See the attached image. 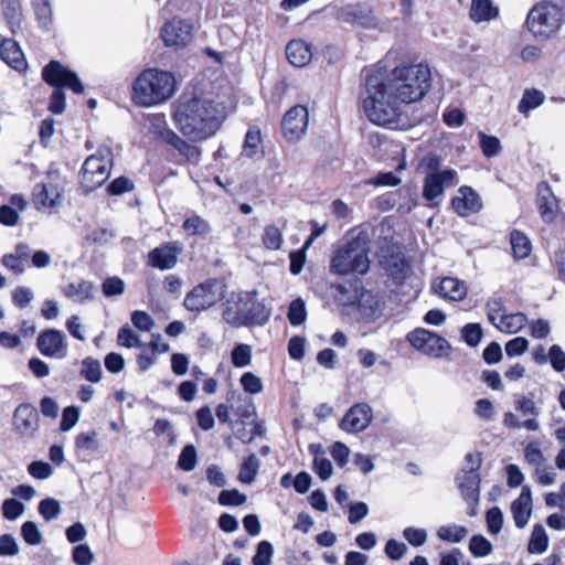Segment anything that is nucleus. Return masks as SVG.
<instances>
[{"instance_id": "38", "label": "nucleus", "mask_w": 565, "mask_h": 565, "mask_svg": "<svg viewBox=\"0 0 565 565\" xmlns=\"http://www.w3.org/2000/svg\"><path fill=\"white\" fill-rule=\"evenodd\" d=\"M548 547V536L541 524H535L532 530L531 539L527 544V551L531 554H542Z\"/></svg>"}, {"instance_id": "1", "label": "nucleus", "mask_w": 565, "mask_h": 565, "mask_svg": "<svg viewBox=\"0 0 565 565\" xmlns=\"http://www.w3.org/2000/svg\"><path fill=\"white\" fill-rule=\"evenodd\" d=\"M224 118L223 107L212 100L182 96L174 113L180 131L193 141L216 132Z\"/></svg>"}, {"instance_id": "8", "label": "nucleus", "mask_w": 565, "mask_h": 565, "mask_svg": "<svg viewBox=\"0 0 565 565\" xmlns=\"http://www.w3.org/2000/svg\"><path fill=\"white\" fill-rule=\"evenodd\" d=\"M564 19L563 7L551 0H543L529 11L525 25L535 39L548 40L558 32Z\"/></svg>"}, {"instance_id": "16", "label": "nucleus", "mask_w": 565, "mask_h": 565, "mask_svg": "<svg viewBox=\"0 0 565 565\" xmlns=\"http://www.w3.org/2000/svg\"><path fill=\"white\" fill-rule=\"evenodd\" d=\"M36 348L44 356L63 359L67 354L66 337L57 329L43 330L38 337Z\"/></svg>"}, {"instance_id": "21", "label": "nucleus", "mask_w": 565, "mask_h": 565, "mask_svg": "<svg viewBox=\"0 0 565 565\" xmlns=\"http://www.w3.org/2000/svg\"><path fill=\"white\" fill-rule=\"evenodd\" d=\"M511 512L515 526L525 527L532 515V492L529 486H524L518 499L511 503Z\"/></svg>"}, {"instance_id": "2", "label": "nucleus", "mask_w": 565, "mask_h": 565, "mask_svg": "<svg viewBox=\"0 0 565 565\" xmlns=\"http://www.w3.org/2000/svg\"><path fill=\"white\" fill-rule=\"evenodd\" d=\"M386 87L381 68L364 70L362 108L370 121L379 126L395 124L404 114L403 104Z\"/></svg>"}, {"instance_id": "64", "label": "nucleus", "mask_w": 565, "mask_h": 565, "mask_svg": "<svg viewBox=\"0 0 565 565\" xmlns=\"http://www.w3.org/2000/svg\"><path fill=\"white\" fill-rule=\"evenodd\" d=\"M34 294L31 288L19 286L12 291V301L18 308H25L33 300Z\"/></svg>"}, {"instance_id": "53", "label": "nucleus", "mask_w": 565, "mask_h": 565, "mask_svg": "<svg viewBox=\"0 0 565 565\" xmlns=\"http://www.w3.org/2000/svg\"><path fill=\"white\" fill-rule=\"evenodd\" d=\"M39 513L45 521H52L56 519L61 513V504L53 498L43 499L39 503Z\"/></svg>"}, {"instance_id": "3", "label": "nucleus", "mask_w": 565, "mask_h": 565, "mask_svg": "<svg viewBox=\"0 0 565 565\" xmlns=\"http://www.w3.org/2000/svg\"><path fill=\"white\" fill-rule=\"evenodd\" d=\"M270 315V309L258 299L255 290L232 292L222 302V319L235 329L263 327Z\"/></svg>"}, {"instance_id": "14", "label": "nucleus", "mask_w": 565, "mask_h": 565, "mask_svg": "<svg viewBox=\"0 0 565 565\" xmlns=\"http://www.w3.org/2000/svg\"><path fill=\"white\" fill-rule=\"evenodd\" d=\"M13 427L22 438L35 437L40 427L38 409L30 403L20 404L13 413Z\"/></svg>"}, {"instance_id": "61", "label": "nucleus", "mask_w": 565, "mask_h": 565, "mask_svg": "<svg viewBox=\"0 0 565 565\" xmlns=\"http://www.w3.org/2000/svg\"><path fill=\"white\" fill-rule=\"evenodd\" d=\"M486 521L488 531L495 535L498 534L503 525V513L500 508L494 507L487 511Z\"/></svg>"}, {"instance_id": "36", "label": "nucleus", "mask_w": 565, "mask_h": 565, "mask_svg": "<svg viewBox=\"0 0 565 565\" xmlns=\"http://www.w3.org/2000/svg\"><path fill=\"white\" fill-rule=\"evenodd\" d=\"M511 248L513 252V256L516 259L526 258L532 250V244L527 236L522 232L514 230L510 234Z\"/></svg>"}, {"instance_id": "28", "label": "nucleus", "mask_w": 565, "mask_h": 565, "mask_svg": "<svg viewBox=\"0 0 565 565\" xmlns=\"http://www.w3.org/2000/svg\"><path fill=\"white\" fill-rule=\"evenodd\" d=\"M435 289L440 297L452 301L462 300L467 295L465 282L454 277L443 278Z\"/></svg>"}, {"instance_id": "27", "label": "nucleus", "mask_w": 565, "mask_h": 565, "mask_svg": "<svg viewBox=\"0 0 565 565\" xmlns=\"http://www.w3.org/2000/svg\"><path fill=\"white\" fill-rule=\"evenodd\" d=\"M0 7L8 28L15 34L21 30L23 22L20 0H0Z\"/></svg>"}, {"instance_id": "15", "label": "nucleus", "mask_w": 565, "mask_h": 565, "mask_svg": "<svg viewBox=\"0 0 565 565\" xmlns=\"http://www.w3.org/2000/svg\"><path fill=\"white\" fill-rule=\"evenodd\" d=\"M308 117V110L305 106L297 105L290 108L281 121L284 137L290 142L298 141L307 130Z\"/></svg>"}, {"instance_id": "37", "label": "nucleus", "mask_w": 565, "mask_h": 565, "mask_svg": "<svg viewBox=\"0 0 565 565\" xmlns=\"http://www.w3.org/2000/svg\"><path fill=\"white\" fill-rule=\"evenodd\" d=\"M184 232L192 236L205 237L211 232V226L206 220L200 215L193 214L185 218L182 224Z\"/></svg>"}, {"instance_id": "42", "label": "nucleus", "mask_w": 565, "mask_h": 565, "mask_svg": "<svg viewBox=\"0 0 565 565\" xmlns=\"http://www.w3.org/2000/svg\"><path fill=\"white\" fill-rule=\"evenodd\" d=\"M259 460L255 454H250L242 463L238 479L241 482L249 484L255 480L258 473Z\"/></svg>"}, {"instance_id": "17", "label": "nucleus", "mask_w": 565, "mask_h": 565, "mask_svg": "<svg viewBox=\"0 0 565 565\" xmlns=\"http://www.w3.org/2000/svg\"><path fill=\"white\" fill-rule=\"evenodd\" d=\"M373 412L369 404L356 403L344 414L339 426L342 430L358 434L365 430L371 424Z\"/></svg>"}, {"instance_id": "63", "label": "nucleus", "mask_w": 565, "mask_h": 565, "mask_svg": "<svg viewBox=\"0 0 565 565\" xmlns=\"http://www.w3.org/2000/svg\"><path fill=\"white\" fill-rule=\"evenodd\" d=\"M555 372L565 371V352L558 344H553L548 350V361Z\"/></svg>"}, {"instance_id": "25", "label": "nucleus", "mask_w": 565, "mask_h": 565, "mask_svg": "<svg viewBox=\"0 0 565 565\" xmlns=\"http://www.w3.org/2000/svg\"><path fill=\"white\" fill-rule=\"evenodd\" d=\"M286 56L296 67L306 66L312 58L311 45L303 40H291L286 46Z\"/></svg>"}, {"instance_id": "32", "label": "nucleus", "mask_w": 565, "mask_h": 565, "mask_svg": "<svg viewBox=\"0 0 565 565\" xmlns=\"http://www.w3.org/2000/svg\"><path fill=\"white\" fill-rule=\"evenodd\" d=\"M32 8L39 26L49 31L53 24L51 0H32Z\"/></svg>"}, {"instance_id": "11", "label": "nucleus", "mask_w": 565, "mask_h": 565, "mask_svg": "<svg viewBox=\"0 0 565 565\" xmlns=\"http://www.w3.org/2000/svg\"><path fill=\"white\" fill-rule=\"evenodd\" d=\"M407 340L415 350L434 359L447 358L452 351L445 338L426 329H416L409 332Z\"/></svg>"}, {"instance_id": "34", "label": "nucleus", "mask_w": 565, "mask_h": 565, "mask_svg": "<svg viewBox=\"0 0 565 565\" xmlns=\"http://www.w3.org/2000/svg\"><path fill=\"white\" fill-rule=\"evenodd\" d=\"M544 100L545 95L543 92L535 88L525 89L518 105V111L527 116L531 110L540 107Z\"/></svg>"}, {"instance_id": "55", "label": "nucleus", "mask_w": 565, "mask_h": 565, "mask_svg": "<svg viewBox=\"0 0 565 565\" xmlns=\"http://www.w3.org/2000/svg\"><path fill=\"white\" fill-rule=\"evenodd\" d=\"M103 295L107 298L120 296L125 291V281L117 277H108L102 284Z\"/></svg>"}, {"instance_id": "52", "label": "nucleus", "mask_w": 565, "mask_h": 565, "mask_svg": "<svg viewBox=\"0 0 565 565\" xmlns=\"http://www.w3.org/2000/svg\"><path fill=\"white\" fill-rule=\"evenodd\" d=\"M274 547L270 542L262 541L257 545L256 554L252 558L253 565H270Z\"/></svg>"}, {"instance_id": "40", "label": "nucleus", "mask_w": 565, "mask_h": 565, "mask_svg": "<svg viewBox=\"0 0 565 565\" xmlns=\"http://www.w3.org/2000/svg\"><path fill=\"white\" fill-rule=\"evenodd\" d=\"M81 376L88 382L97 383L102 380V364L90 356L85 358L81 363Z\"/></svg>"}, {"instance_id": "48", "label": "nucleus", "mask_w": 565, "mask_h": 565, "mask_svg": "<svg viewBox=\"0 0 565 565\" xmlns=\"http://www.w3.org/2000/svg\"><path fill=\"white\" fill-rule=\"evenodd\" d=\"M288 320L292 326H300L307 318L305 301L300 298L292 300L288 309Z\"/></svg>"}, {"instance_id": "23", "label": "nucleus", "mask_w": 565, "mask_h": 565, "mask_svg": "<svg viewBox=\"0 0 565 565\" xmlns=\"http://www.w3.org/2000/svg\"><path fill=\"white\" fill-rule=\"evenodd\" d=\"M384 303L371 291H363L358 302V312L364 322H375L383 316Z\"/></svg>"}, {"instance_id": "26", "label": "nucleus", "mask_w": 565, "mask_h": 565, "mask_svg": "<svg viewBox=\"0 0 565 565\" xmlns=\"http://www.w3.org/2000/svg\"><path fill=\"white\" fill-rule=\"evenodd\" d=\"M418 195L415 189L403 186L397 192L391 193L386 202L392 206H396L401 213H409L416 205Z\"/></svg>"}, {"instance_id": "41", "label": "nucleus", "mask_w": 565, "mask_h": 565, "mask_svg": "<svg viewBox=\"0 0 565 565\" xmlns=\"http://www.w3.org/2000/svg\"><path fill=\"white\" fill-rule=\"evenodd\" d=\"M467 534L468 530L457 524L443 525L437 530L438 539L449 543H459Z\"/></svg>"}, {"instance_id": "13", "label": "nucleus", "mask_w": 565, "mask_h": 565, "mask_svg": "<svg viewBox=\"0 0 565 565\" xmlns=\"http://www.w3.org/2000/svg\"><path fill=\"white\" fill-rule=\"evenodd\" d=\"M192 24L183 19L173 18L166 22L160 31V36L166 46L183 47L192 41Z\"/></svg>"}, {"instance_id": "54", "label": "nucleus", "mask_w": 565, "mask_h": 565, "mask_svg": "<svg viewBox=\"0 0 565 565\" xmlns=\"http://www.w3.org/2000/svg\"><path fill=\"white\" fill-rule=\"evenodd\" d=\"M483 332L479 323H467L461 330V338L469 347H477Z\"/></svg>"}, {"instance_id": "9", "label": "nucleus", "mask_w": 565, "mask_h": 565, "mask_svg": "<svg viewBox=\"0 0 565 565\" xmlns=\"http://www.w3.org/2000/svg\"><path fill=\"white\" fill-rule=\"evenodd\" d=\"M113 166L111 149L103 146L84 161L81 171V183L86 191H93L109 178Z\"/></svg>"}, {"instance_id": "22", "label": "nucleus", "mask_w": 565, "mask_h": 565, "mask_svg": "<svg viewBox=\"0 0 565 565\" xmlns=\"http://www.w3.org/2000/svg\"><path fill=\"white\" fill-rule=\"evenodd\" d=\"M33 196L38 209L53 210L61 204L62 190L53 183H39L34 186Z\"/></svg>"}, {"instance_id": "44", "label": "nucleus", "mask_w": 565, "mask_h": 565, "mask_svg": "<svg viewBox=\"0 0 565 565\" xmlns=\"http://www.w3.org/2000/svg\"><path fill=\"white\" fill-rule=\"evenodd\" d=\"M284 242L281 230L276 225H266L262 235V243L269 250H278Z\"/></svg>"}, {"instance_id": "30", "label": "nucleus", "mask_w": 565, "mask_h": 565, "mask_svg": "<svg viewBox=\"0 0 565 565\" xmlns=\"http://www.w3.org/2000/svg\"><path fill=\"white\" fill-rule=\"evenodd\" d=\"M527 323V318L522 312L504 313L494 324V327L508 334H513L522 330Z\"/></svg>"}, {"instance_id": "43", "label": "nucleus", "mask_w": 565, "mask_h": 565, "mask_svg": "<svg viewBox=\"0 0 565 565\" xmlns=\"http://www.w3.org/2000/svg\"><path fill=\"white\" fill-rule=\"evenodd\" d=\"M262 136L260 130L256 127L248 129L245 136L242 154L247 158H253L260 151Z\"/></svg>"}, {"instance_id": "56", "label": "nucleus", "mask_w": 565, "mask_h": 565, "mask_svg": "<svg viewBox=\"0 0 565 565\" xmlns=\"http://www.w3.org/2000/svg\"><path fill=\"white\" fill-rule=\"evenodd\" d=\"M178 466L183 471H192L196 466V450L193 445H186L179 456Z\"/></svg>"}, {"instance_id": "10", "label": "nucleus", "mask_w": 565, "mask_h": 565, "mask_svg": "<svg viewBox=\"0 0 565 565\" xmlns=\"http://www.w3.org/2000/svg\"><path fill=\"white\" fill-rule=\"evenodd\" d=\"M226 286L216 278H210L193 287L184 297V307L192 312L210 309L224 298Z\"/></svg>"}, {"instance_id": "35", "label": "nucleus", "mask_w": 565, "mask_h": 565, "mask_svg": "<svg viewBox=\"0 0 565 565\" xmlns=\"http://www.w3.org/2000/svg\"><path fill=\"white\" fill-rule=\"evenodd\" d=\"M309 449L315 454L313 471L319 476L321 480H328L333 471L331 461L323 456V451H321L320 445H310Z\"/></svg>"}, {"instance_id": "5", "label": "nucleus", "mask_w": 565, "mask_h": 565, "mask_svg": "<svg viewBox=\"0 0 565 565\" xmlns=\"http://www.w3.org/2000/svg\"><path fill=\"white\" fill-rule=\"evenodd\" d=\"M175 84V77L171 72L147 68L134 82L132 99L143 107L159 105L172 97Z\"/></svg>"}, {"instance_id": "19", "label": "nucleus", "mask_w": 565, "mask_h": 565, "mask_svg": "<svg viewBox=\"0 0 565 565\" xmlns=\"http://www.w3.org/2000/svg\"><path fill=\"white\" fill-rule=\"evenodd\" d=\"M452 209L460 216L478 213L482 207L479 194L470 186L459 188L458 194L451 201Z\"/></svg>"}, {"instance_id": "45", "label": "nucleus", "mask_w": 565, "mask_h": 565, "mask_svg": "<svg viewBox=\"0 0 565 565\" xmlns=\"http://www.w3.org/2000/svg\"><path fill=\"white\" fill-rule=\"evenodd\" d=\"M514 407L523 416L537 417L541 415V407L535 403L533 394L515 396Z\"/></svg>"}, {"instance_id": "51", "label": "nucleus", "mask_w": 565, "mask_h": 565, "mask_svg": "<svg viewBox=\"0 0 565 565\" xmlns=\"http://www.w3.org/2000/svg\"><path fill=\"white\" fill-rule=\"evenodd\" d=\"M239 383L243 390L252 395L259 394L264 390L262 379L254 374L253 372L244 373L239 379Z\"/></svg>"}, {"instance_id": "24", "label": "nucleus", "mask_w": 565, "mask_h": 565, "mask_svg": "<svg viewBox=\"0 0 565 565\" xmlns=\"http://www.w3.org/2000/svg\"><path fill=\"white\" fill-rule=\"evenodd\" d=\"M457 483L463 499L468 503H477L480 494V476L475 471H460L457 475Z\"/></svg>"}, {"instance_id": "20", "label": "nucleus", "mask_w": 565, "mask_h": 565, "mask_svg": "<svg viewBox=\"0 0 565 565\" xmlns=\"http://www.w3.org/2000/svg\"><path fill=\"white\" fill-rule=\"evenodd\" d=\"M537 206L546 223L553 222L559 212V201L547 182L537 184Z\"/></svg>"}, {"instance_id": "46", "label": "nucleus", "mask_w": 565, "mask_h": 565, "mask_svg": "<svg viewBox=\"0 0 565 565\" xmlns=\"http://www.w3.org/2000/svg\"><path fill=\"white\" fill-rule=\"evenodd\" d=\"M524 459L534 468L545 463L546 458L541 449V443L539 440H532L525 445Z\"/></svg>"}, {"instance_id": "58", "label": "nucleus", "mask_w": 565, "mask_h": 565, "mask_svg": "<svg viewBox=\"0 0 565 565\" xmlns=\"http://www.w3.org/2000/svg\"><path fill=\"white\" fill-rule=\"evenodd\" d=\"M21 535L29 545H39L43 540L38 525L32 521H26L22 524Z\"/></svg>"}, {"instance_id": "39", "label": "nucleus", "mask_w": 565, "mask_h": 565, "mask_svg": "<svg viewBox=\"0 0 565 565\" xmlns=\"http://www.w3.org/2000/svg\"><path fill=\"white\" fill-rule=\"evenodd\" d=\"M170 143L191 163L196 164L199 162L201 157V150L199 147L188 143L177 135L171 137Z\"/></svg>"}, {"instance_id": "47", "label": "nucleus", "mask_w": 565, "mask_h": 565, "mask_svg": "<svg viewBox=\"0 0 565 565\" xmlns=\"http://www.w3.org/2000/svg\"><path fill=\"white\" fill-rule=\"evenodd\" d=\"M231 360L235 367L248 366L252 362V347L245 343L235 345L231 353Z\"/></svg>"}, {"instance_id": "49", "label": "nucleus", "mask_w": 565, "mask_h": 565, "mask_svg": "<svg viewBox=\"0 0 565 565\" xmlns=\"http://www.w3.org/2000/svg\"><path fill=\"white\" fill-rule=\"evenodd\" d=\"M118 344L128 349L142 347L139 335L128 326H122L117 335Z\"/></svg>"}, {"instance_id": "18", "label": "nucleus", "mask_w": 565, "mask_h": 565, "mask_svg": "<svg viewBox=\"0 0 565 565\" xmlns=\"http://www.w3.org/2000/svg\"><path fill=\"white\" fill-rule=\"evenodd\" d=\"M181 253V243L168 242L150 250L147 263L159 270H169L175 267Z\"/></svg>"}, {"instance_id": "12", "label": "nucleus", "mask_w": 565, "mask_h": 565, "mask_svg": "<svg viewBox=\"0 0 565 565\" xmlns=\"http://www.w3.org/2000/svg\"><path fill=\"white\" fill-rule=\"evenodd\" d=\"M456 183L457 172L455 170H431L425 177L423 196L428 202H434L443 195L446 188L454 186Z\"/></svg>"}, {"instance_id": "31", "label": "nucleus", "mask_w": 565, "mask_h": 565, "mask_svg": "<svg viewBox=\"0 0 565 565\" xmlns=\"http://www.w3.org/2000/svg\"><path fill=\"white\" fill-rule=\"evenodd\" d=\"M384 268L397 285H402L408 276L409 265L399 256H392L384 263Z\"/></svg>"}, {"instance_id": "57", "label": "nucleus", "mask_w": 565, "mask_h": 565, "mask_svg": "<svg viewBox=\"0 0 565 565\" xmlns=\"http://www.w3.org/2000/svg\"><path fill=\"white\" fill-rule=\"evenodd\" d=\"M488 320L494 326L498 320L505 313L504 303L501 298H490L486 303Z\"/></svg>"}, {"instance_id": "6", "label": "nucleus", "mask_w": 565, "mask_h": 565, "mask_svg": "<svg viewBox=\"0 0 565 565\" xmlns=\"http://www.w3.org/2000/svg\"><path fill=\"white\" fill-rule=\"evenodd\" d=\"M369 236L360 232L339 246L331 258L330 270L339 276L364 275L370 268Z\"/></svg>"}, {"instance_id": "60", "label": "nucleus", "mask_w": 565, "mask_h": 565, "mask_svg": "<svg viewBox=\"0 0 565 565\" xmlns=\"http://www.w3.org/2000/svg\"><path fill=\"white\" fill-rule=\"evenodd\" d=\"M404 539L414 547L423 546L427 541L425 529L408 526L403 531Z\"/></svg>"}, {"instance_id": "29", "label": "nucleus", "mask_w": 565, "mask_h": 565, "mask_svg": "<svg viewBox=\"0 0 565 565\" xmlns=\"http://www.w3.org/2000/svg\"><path fill=\"white\" fill-rule=\"evenodd\" d=\"M95 286L92 281L79 280L70 282L63 289V295L74 302H86L94 298Z\"/></svg>"}, {"instance_id": "4", "label": "nucleus", "mask_w": 565, "mask_h": 565, "mask_svg": "<svg viewBox=\"0 0 565 565\" xmlns=\"http://www.w3.org/2000/svg\"><path fill=\"white\" fill-rule=\"evenodd\" d=\"M384 77L386 88L403 105L423 99L431 83L430 68L424 63L396 66Z\"/></svg>"}, {"instance_id": "62", "label": "nucleus", "mask_w": 565, "mask_h": 565, "mask_svg": "<svg viewBox=\"0 0 565 565\" xmlns=\"http://www.w3.org/2000/svg\"><path fill=\"white\" fill-rule=\"evenodd\" d=\"M72 559L76 565H90L94 554L87 544H78L73 548Z\"/></svg>"}, {"instance_id": "50", "label": "nucleus", "mask_w": 565, "mask_h": 565, "mask_svg": "<svg viewBox=\"0 0 565 565\" xmlns=\"http://www.w3.org/2000/svg\"><path fill=\"white\" fill-rule=\"evenodd\" d=\"M469 551L475 557H484L492 552V544L482 535H473L469 542Z\"/></svg>"}, {"instance_id": "59", "label": "nucleus", "mask_w": 565, "mask_h": 565, "mask_svg": "<svg viewBox=\"0 0 565 565\" xmlns=\"http://www.w3.org/2000/svg\"><path fill=\"white\" fill-rule=\"evenodd\" d=\"M480 138V147L482 149V153L488 157H494L499 153L501 149L500 140L494 136H488L484 132H479Z\"/></svg>"}, {"instance_id": "33", "label": "nucleus", "mask_w": 565, "mask_h": 565, "mask_svg": "<svg viewBox=\"0 0 565 565\" xmlns=\"http://www.w3.org/2000/svg\"><path fill=\"white\" fill-rule=\"evenodd\" d=\"M498 15V9L491 0H472L470 18L476 22L490 21Z\"/></svg>"}, {"instance_id": "7", "label": "nucleus", "mask_w": 565, "mask_h": 565, "mask_svg": "<svg viewBox=\"0 0 565 565\" xmlns=\"http://www.w3.org/2000/svg\"><path fill=\"white\" fill-rule=\"evenodd\" d=\"M42 77L49 85L55 87L49 104V109L53 114H62L65 109V94L62 90L63 87L71 89L75 94H82L84 92V85L77 74L57 61H51L43 68Z\"/></svg>"}]
</instances>
